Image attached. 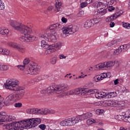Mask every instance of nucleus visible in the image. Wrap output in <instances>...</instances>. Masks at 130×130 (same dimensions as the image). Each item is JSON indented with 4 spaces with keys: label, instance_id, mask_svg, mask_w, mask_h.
Wrapping results in <instances>:
<instances>
[{
    "label": "nucleus",
    "instance_id": "nucleus-1",
    "mask_svg": "<svg viewBox=\"0 0 130 130\" xmlns=\"http://www.w3.org/2000/svg\"><path fill=\"white\" fill-rule=\"evenodd\" d=\"M19 85V81L16 79H8L3 85V88L15 91V93L9 94L5 99L4 103L6 105H10L12 102H16L21 100L25 95V87Z\"/></svg>",
    "mask_w": 130,
    "mask_h": 130
},
{
    "label": "nucleus",
    "instance_id": "nucleus-2",
    "mask_svg": "<svg viewBox=\"0 0 130 130\" xmlns=\"http://www.w3.org/2000/svg\"><path fill=\"white\" fill-rule=\"evenodd\" d=\"M41 123V118H32L11 123L5 124L2 128L3 130H23L26 128H32Z\"/></svg>",
    "mask_w": 130,
    "mask_h": 130
},
{
    "label": "nucleus",
    "instance_id": "nucleus-3",
    "mask_svg": "<svg viewBox=\"0 0 130 130\" xmlns=\"http://www.w3.org/2000/svg\"><path fill=\"white\" fill-rule=\"evenodd\" d=\"M10 24L15 30L19 31L21 34H23L19 37V40L21 42H32L37 40V38L35 36L31 35L33 30L31 27L15 20H11Z\"/></svg>",
    "mask_w": 130,
    "mask_h": 130
},
{
    "label": "nucleus",
    "instance_id": "nucleus-4",
    "mask_svg": "<svg viewBox=\"0 0 130 130\" xmlns=\"http://www.w3.org/2000/svg\"><path fill=\"white\" fill-rule=\"evenodd\" d=\"M61 29V25L59 23H56L51 25L46 28V33L44 34H39L38 37L42 38L47 41H52L53 42L56 40V31H59Z\"/></svg>",
    "mask_w": 130,
    "mask_h": 130
},
{
    "label": "nucleus",
    "instance_id": "nucleus-5",
    "mask_svg": "<svg viewBox=\"0 0 130 130\" xmlns=\"http://www.w3.org/2000/svg\"><path fill=\"white\" fill-rule=\"evenodd\" d=\"M18 69L23 72L24 75H37L39 74V69L37 68V64L33 61H30L28 58H26L23 60V64L17 66Z\"/></svg>",
    "mask_w": 130,
    "mask_h": 130
},
{
    "label": "nucleus",
    "instance_id": "nucleus-6",
    "mask_svg": "<svg viewBox=\"0 0 130 130\" xmlns=\"http://www.w3.org/2000/svg\"><path fill=\"white\" fill-rule=\"evenodd\" d=\"M93 116L92 113H86L81 115H78L76 117L65 119L60 122V125L61 126H72L78 122L85 120L87 118H91Z\"/></svg>",
    "mask_w": 130,
    "mask_h": 130
},
{
    "label": "nucleus",
    "instance_id": "nucleus-7",
    "mask_svg": "<svg viewBox=\"0 0 130 130\" xmlns=\"http://www.w3.org/2000/svg\"><path fill=\"white\" fill-rule=\"evenodd\" d=\"M67 90V85H52L48 87L46 90V93L48 94H59Z\"/></svg>",
    "mask_w": 130,
    "mask_h": 130
},
{
    "label": "nucleus",
    "instance_id": "nucleus-8",
    "mask_svg": "<svg viewBox=\"0 0 130 130\" xmlns=\"http://www.w3.org/2000/svg\"><path fill=\"white\" fill-rule=\"evenodd\" d=\"M62 32V37H68V36H70V35L76 33L77 32L78 28L77 26L73 25H69L68 26L63 27L61 28Z\"/></svg>",
    "mask_w": 130,
    "mask_h": 130
},
{
    "label": "nucleus",
    "instance_id": "nucleus-9",
    "mask_svg": "<svg viewBox=\"0 0 130 130\" xmlns=\"http://www.w3.org/2000/svg\"><path fill=\"white\" fill-rule=\"evenodd\" d=\"M113 66H114V62L108 61L95 65L94 68L95 70H110Z\"/></svg>",
    "mask_w": 130,
    "mask_h": 130
},
{
    "label": "nucleus",
    "instance_id": "nucleus-10",
    "mask_svg": "<svg viewBox=\"0 0 130 130\" xmlns=\"http://www.w3.org/2000/svg\"><path fill=\"white\" fill-rule=\"evenodd\" d=\"M7 45H8V46H10V47L15 48V49L18 50V51H19V52H21V53H24L25 51H26V48H25L24 46L16 42L9 41L7 43Z\"/></svg>",
    "mask_w": 130,
    "mask_h": 130
},
{
    "label": "nucleus",
    "instance_id": "nucleus-11",
    "mask_svg": "<svg viewBox=\"0 0 130 130\" xmlns=\"http://www.w3.org/2000/svg\"><path fill=\"white\" fill-rule=\"evenodd\" d=\"M12 119L15 120L16 118L13 116L7 115L5 112H0V122H7L11 121Z\"/></svg>",
    "mask_w": 130,
    "mask_h": 130
},
{
    "label": "nucleus",
    "instance_id": "nucleus-12",
    "mask_svg": "<svg viewBox=\"0 0 130 130\" xmlns=\"http://www.w3.org/2000/svg\"><path fill=\"white\" fill-rule=\"evenodd\" d=\"M62 10V4L61 2L57 1L55 4V7L49 6L48 8V11L49 12H53L54 13H58V12H61Z\"/></svg>",
    "mask_w": 130,
    "mask_h": 130
},
{
    "label": "nucleus",
    "instance_id": "nucleus-13",
    "mask_svg": "<svg viewBox=\"0 0 130 130\" xmlns=\"http://www.w3.org/2000/svg\"><path fill=\"white\" fill-rule=\"evenodd\" d=\"M107 106H111V107H114L118 105L119 106H124V102L123 101L116 102L115 101H108L105 102Z\"/></svg>",
    "mask_w": 130,
    "mask_h": 130
},
{
    "label": "nucleus",
    "instance_id": "nucleus-14",
    "mask_svg": "<svg viewBox=\"0 0 130 130\" xmlns=\"http://www.w3.org/2000/svg\"><path fill=\"white\" fill-rule=\"evenodd\" d=\"M62 46V43L60 42H57L55 44H52L51 46V51L49 52V53L51 54L57 50H59Z\"/></svg>",
    "mask_w": 130,
    "mask_h": 130
},
{
    "label": "nucleus",
    "instance_id": "nucleus-15",
    "mask_svg": "<svg viewBox=\"0 0 130 130\" xmlns=\"http://www.w3.org/2000/svg\"><path fill=\"white\" fill-rule=\"evenodd\" d=\"M41 47L44 49H46L47 54H50V51H51V45H49L45 40H42L41 42Z\"/></svg>",
    "mask_w": 130,
    "mask_h": 130
},
{
    "label": "nucleus",
    "instance_id": "nucleus-16",
    "mask_svg": "<svg viewBox=\"0 0 130 130\" xmlns=\"http://www.w3.org/2000/svg\"><path fill=\"white\" fill-rule=\"evenodd\" d=\"M87 91L86 89L83 88H76L74 89V94L75 95H79V96H82L84 95H86Z\"/></svg>",
    "mask_w": 130,
    "mask_h": 130
},
{
    "label": "nucleus",
    "instance_id": "nucleus-17",
    "mask_svg": "<svg viewBox=\"0 0 130 130\" xmlns=\"http://www.w3.org/2000/svg\"><path fill=\"white\" fill-rule=\"evenodd\" d=\"M107 13V10L106 9H101L95 11L93 16H95V17H102L104 15H105Z\"/></svg>",
    "mask_w": 130,
    "mask_h": 130
},
{
    "label": "nucleus",
    "instance_id": "nucleus-18",
    "mask_svg": "<svg viewBox=\"0 0 130 130\" xmlns=\"http://www.w3.org/2000/svg\"><path fill=\"white\" fill-rule=\"evenodd\" d=\"M86 123L88 125H91L93 123H96V124H99L100 125H103V123L101 121H98L97 119H94L93 118H90L87 120Z\"/></svg>",
    "mask_w": 130,
    "mask_h": 130
},
{
    "label": "nucleus",
    "instance_id": "nucleus-19",
    "mask_svg": "<svg viewBox=\"0 0 130 130\" xmlns=\"http://www.w3.org/2000/svg\"><path fill=\"white\" fill-rule=\"evenodd\" d=\"M93 0H81L80 7L81 9L86 8L89 4H92Z\"/></svg>",
    "mask_w": 130,
    "mask_h": 130
},
{
    "label": "nucleus",
    "instance_id": "nucleus-20",
    "mask_svg": "<svg viewBox=\"0 0 130 130\" xmlns=\"http://www.w3.org/2000/svg\"><path fill=\"white\" fill-rule=\"evenodd\" d=\"M94 25V23H93V21L91 19H89L86 20L84 24L83 27L85 28V29H89V28H91L92 26Z\"/></svg>",
    "mask_w": 130,
    "mask_h": 130
},
{
    "label": "nucleus",
    "instance_id": "nucleus-21",
    "mask_svg": "<svg viewBox=\"0 0 130 130\" xmlns=\"http://www.w3.org/2000/svg\"><path fill=\"white\" fill-rule=\"evenodd\" d=\"M95 7L97 8V10L105 9V5L102 2H95Z\"/></svg>",
    "mask_w": 130,
    "mask_h": 130
},
{
    "label": "nucleus",
    "instance_id": "nucleus-22",
    "mask_svg": "<svg viewBox=\"0 0 130 130\" xmlns=\"http://www.w3.org/2000/svg\"><path fill=\"white\" fill-rule=\"evenodd\" d=\"M38 115H46L48 110L47 108L38 109Z\"/></svg>",
    "mask_w": 130,
    "mask_h": 130
},
{
    "label": "nucleus",
    "instance_id": "nucleus-23",
    "mask_svg": "<svg viewBox=\"0 0 130 130\" xmlns=\"http://www.w3.org/2000/svg\"><path fill=\"white\" fill-rule=\"evenodd\" d=\"M0 54L3 55H9L10 54V50L0 47Z\"/></svg>",
    "mask_w": 130,
    "mask_h": 130
},
{
    "label": "nucleus",
    "instance_id": "nucleus-24",
    "mask_svg": "<svg viewBox=\"0 0 130 130\" xmlns=\"http://www.w3.org/2000/svg\"><path fill=\"white\" fill-rule=\"evenodd\" d=\"M104 76H103V73L101 75H96L93 77V81L95 82H100V81H102L104 80Z\"/></svg>",
    "mask_w": 130,
    "mask_h": 130
},
{
    "label": "nucleus",
    "instance_id": "nucleus-25",
    "mask_svg": "<svg viewBox=\"0 0 130 130\" xmlns=\"http://www.w3.org/2000/svg\"><path fill=\"white\" fill-rule=\"evenodd\" d=\"M116 40H112L111 42H109L107 44V46L108 47H111L112 49H114V48H116Z\"/></svg>",
    "mask_w": 130,
    "mask_h": 130
},
{
    "label": "nucleus",
    "instance_id": "nucleus-26",
    "mask_svg": "<svg viewBox=\"0 0 130 130\" xmlns=\"http://www.w3.org/2000/svg\"><path fill=\"white\" fill-rule=\"evenodd\" d=\"M113 49L112 52H113V54L115 55L119 54V53L122 51V49L119 48V47H118L117 46L116 48H114Z\"/></svg>",
    "mask_w": 130,
    "mask_h": 130
},
{
    "label": "nucleus",
    "instance_id": "nucleus-27",
    "mask_svg": "<svg viewBox=\"0 0 130 130\" xmlns=\"http://www.w3.org/2000/svg\"><path fill=\"white\" fill-rule=\"evenodd\" d=\"M90 20H92L93 25H95V24H98V23L100 22L101 19L100 17H98V16H94L93 18Z\"/></svg>",
    "mask_w": 130,
    "mask_h": 130
},
{
    "label": "nucleus",
    "instance_id": "nucleus-28",
    "mask_svg": "<svg viewBox=\"0 0 130 130\" xmlns=\"http://www.w3.org/2000/svg\"><path fill=\"white\" fill-rule=\"evenodd\" d=\"M86 94H87V95H89L90 94H96V92H97V90L96 89H90L87 90V89H86Z\"/></svg>",
    "mask_w": 130,
    "mask_h": 130
},
{
    "label": "nucleus",
    "instance_id": "nucleus-29",
    "mask_svg": "<svg viewBox=\"0 0 130 130\" xmlns=\"http://www.w3.org/2000/svg\"><path fill=\"white\" fill-rule=\"evenodd\" d=\"M123 14V11H121L116 12L115 14H114L113 16H114V19H116V18H118V17H120V16H121Z\"/></svg>",
    "mask_w": 130,
    "mask_h": 130
},
{
    "label": "nucleus",
    "instance_id": "nucleus-30",
    "mask_svg": "<svg viewBox=\"0 0 130 130\" xmlns=\"http://www.w3.org/2000/svg\"><path fill=\"white\" fill-rule=\"evenodd\" d=\"M75 94V90H71L69 91H68L67 92H64L62 93V96H64L66 95H74Z\"/></svg>",
    "mask_w": 130,
    "mask_h": 130
},
{
    "label": "nucleus",
    "instance_id": "nucleus-31",
    "mask_svg": "<svg viewBox=\"0 0 130 130\" xmlns=\"http://www.w3.org/2000/svg\"><path fill=\"white\" fill-rule=\"evenodd\" d=\"M9 66L1 64L0 71H8L9 70Z\"/></svg>",
    "mask_w": 130,
    "mask_h": 130
},
{
    "label": "nucleus",
    "instance_id": "nucleus-32",
    "mask_svg": "<svg viewBox=\"0 0 130 130\" xmlns=\"http://www.w3.org/2000/svg\"><path fill=\"white\" fill-rule=\"evenodd\" d=\"M56 61H57V58L55 56H54L50 59V63L52 64H55Z\"/></svg>",
    "mask_w": 130,
    "mask_h": 130
},
{
    "label": "nucleus",
    "instance_id": "nucleus-33",
    "mask_svg": "<svg viewBox=\"0 0 130 130\" xmlns=\"http://www.w3.org/2000/svg\"><path fill=\"white\" fill-rule=\"evenodd\" d=\"M109 95L110 96V98H114V97H116V96H117V93L115 91L110 92H109Z\"/></svg>",
    "mask_w": 130,
    "mask_h": 130
},
{
    "label": "nucleus",
    "instance_id": "nucleus-34",
    "mask_svg": "<svg viewBox=\"0 0 130 130\" xmlns=\"http://www.w3.org/2000/svg\"><path fill=\"white\" fill-rule=\"evenodd\" d=\"M119 48H121V49H123L124 50H127L128 49H129V45H123L122 46H120L119 47Z\"/></svg>",
    "mask_w": 130,
    "mask_h": 130
},
{
    "label": "nucleus",
    "instance_id": "nucleus-35",
    "mask_svg": "<svg viewBox=\"0 0 130 130\" xmlns=\"http://www.w3.org/2000/svg\"><path fill=\"white\" fill-rule=\"evenodd\" d=\"M122 26L125 29H130V24L127 22H122Z\"/></svg>",
    "mask_w": 130,
    "mask_h": 130
},
{
    "label": "nucleus",
    "instance_id": "nucleus-36",
    "mask_svg": "<svg viewBox=\"0 0 130 130\" xmlns=\"http://www.w3.org/2000/svg\"><path fill=\"white\" fill-rule=\"evenodd\" d=\"M96 114H98V115H101V114H103L104 113V110L103 109H97L95 111Z\"/></svg>",
    "mask_w": 130,
    "mask_h": 130
},
{
    "label": "nucleus",
    "instance_id": "nucleus-37",
    "mask_svg": "<svg viewBox=\"0 0 130 130\" xmlns=\"http://www.w3.org/2000/svg\"><path fill=\"white\" fill-rule=\"evenodd\" d=\"M113 20H115L113 15L108 16L106 19V22H111V21H113Z\"/></svg>",
    "mask_w": 130,
    "mask_h": 130
},
{
    "label": "nucleus",
    "instance_id": "nucleus-38",
    "mask_svg": "<svg viewBox=\"0 0 130 130\" xmlns=\"http://www.w3.org/2000/svg\"><path fill=\"white\" fill-rule=\"evenodd\" d=\"M103 75L104 76V78L105 79V78H110L111 77V73H103Z\"/></svg>",
    "mask_w": 130,
    "mask_h": 130
},
{
    "label": "nucleus",
    "instance_id": "nucleus-39",
    "mask_svg": "<svg viewBox=\"0 0 130 130\" xmlns=\"http://www.w3.org/2000/svg\"><path fill=\"white\" fill-rule=\"evenodd\" d=\"M100 93L101 94V99L102 98H105V97H107V93L106 92L100 91Z\"/></svg>",
    "mask_w": 130,
    "mask_h": 130
},
{
    "label": "nucleus",
    "instance_id": "nucleus-40",
    "mask_svg": "<svg viewBox=\"0 0 130 130\" xmlns=\"http://www.w3.org/2000/svg\"><path fill=\"white\" fill-rule=\"evenodd\" d=\"M10 32V30L6 27L3 28V35H8Z\"/></svg>",
    "mask_w": 130,
    "mask_h": 130
},
{
    "label": "nucleus",
    "instance_id": "nucleus-41",
    "mask_svg": "<svg viewBox=\"0 0 130 130\" xmlns=\"http://www.w3.org/2000/svg\"><path fill=\"white\" fill-rule=\"evenodd\" d=\"M5 3L2 1V0H0V10L1 11H3V10L5 9Z\"/></svg>",
    "mask_w": 130,
    "mask_h": 130
},
{
    "label": "nucleus",
    "instance_id": "nucleus-42",
    "mask_svg": "<svg viewBox=\"0 0 130 130\" xmlns=\"http://www.w3.org/2000/svg\"><path fill=\"white\" fill-rule=\"evenodd\" d=\"M121 82H122V80L120 79H117L114 81V85H117L118 84H120Z\"/></svg>",
    "mask_w": 130,
    "mask_h": 130
},
{
    "label": "nucleus",
    "instance_id": "nucleus-43",
    "mask_svg": "<svg viewBox=\"0 0 130 130\" xmlns=\"http://www.w3.org/2000/svg\"><path fill=\"white\" fill-rule=\"evenodd\" d=\"M22 106H23V104H22L21 103H16L14 104V107H15L16 108H20Z\"/></svg>",
    "mask_w": 130,
    "mask_h": 130
},
{
    "label": "nucleus",
    "instance_id": "nucleus-44",
    "mask_svg": "<svg viewBox=\"0 0 130 130\" xmlns=\"http://www.w3.org/2000/svg\"><path fill=\"white\" fill-rule=\"evenodd\" d=\"M47 110L48 112H47V114H54V113H55V111H54V110L47 109Z\"/></svg>",
    "mask_w": 130,
    "mask_h": 130
},
{
    "label": "nucleus",
    "instance_id": "nucleus-45",
    "mask_svg": "<svg viewBox=\"0 0 130 130\" xmlns=\"http://www.w3.org/2000/svg\"><path fill=\"white\" fill-rule=\"evenodd\" d=\"M3 101H4V98L0 95V109H2L4 107V105H3Z\"/></svg>",
    "mask_w": 130,
    "mask_h": 130
},
{
    "label": "nucleus",
    "instance_id": "nucleus-46",
    "mask_svg": "<svg viewBox=\"0 0 130 130\" xmlns=\"http://www.w3.org/2000/svg\"><path fill=\"white\" fill-rule=\"evenodd\" d=\"M94 96L96 99H101L100 92L96 91V93L94 94Z\"/></svg>",
    "mask_w": 130,
    "mask_h": 130
},
{
    "label": "nucleus",
    "instance_id": "nucleus-47",
    "mask_svg": "<svg viewBox=\"0 0 130 130\" xmlns=\"http://www.w3.org/2000/svg\"><path fill=\"white\" fill-rule=\"evenodd\" d=\"M33 111V109H27L26 110V113H28V114H33V112H32Z\"/></svg>",
    "mask_w": 130,
    "mask_h": 130
},
{
    "label": "nucleus",
    "instance_id": "nucleus-48",
    "mask_svg": "<svg viewBox=\"0 0 130 130\" xmlns=\"http://www.w3.org/2000/svg\"><path fill=\"white\" fill-rule=\"evenodd\" d=\"M32 114H37V115H38V109H32Z\"/></svg>",
    "mask_w": 130,
    "mask_h": 130
},
{
    "label": "nucleus",
    "instance_id": "nucleus-49",
    "mask_svg": "<svg viewBox=\"0 0 130 130\" xmlns=\"http://www.w3.org/2000/svg\"><path fill=\"white\" fill-rule=\"evenodd\" d=\"M58 57L60 59H65V58H67V56L61 54L58 55Z\"/></svg>",
    "mask_w": 130,
    "mask_h": 130
},
{
    "label": "nucleus",
    "instance_id": "nucleus-50",
    "mask_svg": "<svg viewBox=\"0 0 130 130\" xmlns=\"http://www.w3.org/2000/svg\"><path fill=\"white\" fill-rule=\"evenodd\" d=\"M39 127L41 129L44 130L45 128H46V125H45V124H40L39 125Z\"/></svg>",
    "mask_w": 130,
    "mask_h": 130
},
{
    "label": "nucleus",
    "instance_id": "nucleus-51",
    "mask_svg": "<svg viewBox=\"0 0 130 130\" xmlns=\"http://www.w3.org/2000/svg\"><path fill=\"white\" fill-rule=\"evenodd\" d=\"M115 8L113 7V6H109L107 10L109 11V12H112L113 11H114Z\"/></svg>",
    "mask_w": 130,
    "mask_h": 130
},
{
    "label": "nucleus",
    "instance_id": "nucleus-52",
    "mask_svg": "<svg viewBox=\"0 0 130 130\" xmlns=\"http://www.w3.org/2000/svg\"><path fill=\"white\" fill-rule=\"evenodd\" d=\"M109 5H115L116 4V1L115 0H109Z\"/></svg>",
    "mask_w": 130,
    "mask_h": 130
},
{
    "label": "nucleus",
    "instance_id": "nucleus-53",
    "mask_svg": "<svg viewBox=\"0 0 130 130\" xmlns=\"http://www.w3.org/2000/svg\"><path fill=\"white\" fill-rule=\"evenodd\" d=\"M61 20L62 23H67V22H68V19L64 17H62Z\"/></svg>",
    "mask_w": 130,
    "mask_h": 130
},
{
    "label": "nucleus",
    "instance_id": "nucleus-54",
    "mask_svg": "<svg viewBox=\"0 0 130 130\" xmlns=\"http://www.w3.org/2000/svg\"><path fill=\"white\" fill-rule=\"evenodd\" d=\"M43 78H42V76L39 75V76H37V81L38 82L39 81H41V80H43Z\"/></svg>",
    "mask_w": 130,
    "mask_h": 130
},
{
    "label": "nucleus",
    "instance_id": "nucleus-55",
    "mask_svg": "<svg viewBox=\"0 0 130 130\" xmlns=\"http://www.w3.org/2000/svg\"><path fill=\"white\" fill-rule=\"evenodd\" d=\"M84 11H81L79 12V13H78V16L79 17H82L83 16H84Z\"/></svg>",
    "mask_w": 130,
    "mask_h": 130
},
{
    "label": "nucleus",
    "instance_id": "nucleus-56",
    "mask_svg": "<svg viewBox=\"0 0 130 130\" xmlns=\"http://www.w3.org/2000/svg\"><path fill=\"white\" fill-rule=\"evenodd\" d=\"M114 26H115V23H114V22H111L110 23V27H111V28H113V27H114Z\"/></svg>",
    "mask_w": 130,
    "mask_h": 130
},
{
    "label": "nucleus",
    "instance_id": "nucleus-57",
    "mask_svg": "<svg viewBox=\"0 0 130 130\" xmlns=\"http://www.w3.org/2000/svg\"><path fill=\"white\" fill-rule=\"evenodd\" d=\"M4 32V27H0V34L3 35Z\"/></svg>",
    "mask_w": 130,
    "mask_h": 130
},
{
    "label": "nucleus",
    "instance_id": "nucleus-58",
    "mask_svg": "<svg viewBox=\"0 0 130 130\" xmlns=\"http://www.w3.org/2000/svg\"><path fill=\"white\" fill-rule=\"evenodd\" d=\"M120 130H127V128L124 127H120Z\"/></svg>",
    "mask_w": 130,
    "mask_h": 130
},
{
    "label": "nucleus",
    "instance_id": "nucleus-59",
    "mask_svg": "<svg viewBox=\"0 0 130 130\" xmlns=\"http://www.w3.org/2000/svg\"><path fill=\"white\" fill-rule=\"evenodd\" d=\"M89 71H90V72H93V67H90L89 69Z\"/></svg>",
    "mask_w": 130,
    "mask_h": 130
},
{
    "label": "nucleus",
    "instance_id": "nucleus-60",
    "mask_svg": "<svg viewBox=\"0 0 130 130\" xmlns=\"http://www.w3.org/2000/svg\"><path fill=\"white\" fill-rule=\"evenodd\" d=\"M82 78H82V75L78 77V79H82Z\"/></svg>",
    "mask_w": 130,
    "mask_h": 130
},
{
    "label": "nucleus",
    "instance_id": "nucleus-61",
    "mask_svg": "<svg viewBox=\"0 0 130 130\" xmlns=\"http://www.w3.org/2000/svg\"><path fill=\"white\" fill-rule=\"evenodd\" d=\"M67 76H71V73L69 74H67L66 76H65V78H67Z\"/></svg>",
    "mask_w": 130,
    "mask_h": 130
},
{
    "label": "nucleus",
    "instance_id": "nucleus-62",
    "mask_svg": "<svg viewBox=\"0 0 130 130\" xmlns=\"http://www.w3.org/2000/svg\"><path fill=\"white\" fill-rule=\"evenodd\" d=\"M85 76H83V75H82V79H84V78H85Z\"/></svg>",
    "mask_w": 130,
    "mask_h": 130
},
{
    "label": "nucleus",
    "instance_id": "nucleus-63",
    "mask_svg": "<svg viewBox=\"0 0 130 130\" xmlns=\"http://www.w3.org/2000/svg\"><path fill=\"white\" fill-rule=\"evenodd\" d=\"M69 78L70 79H72V78H73V76H70Z\"/></svg>",
    "mask_w": 130,
    "mask_h": 130
},
{
    "label": "nucleus",
    "instance_id": "nucleus-64",
    "mask_svg": "<svg viewBox=\"0 0 130 130\" xmlns=\"http://www.w3.org/2000/svg\"><path fill=\"white\" fill-rule=\"evenodd\" d=\"M84 77H87V75H84Z\"/></svg>",
    "mask_w": 130,
    "mask_h": 130
}]
</instances>
